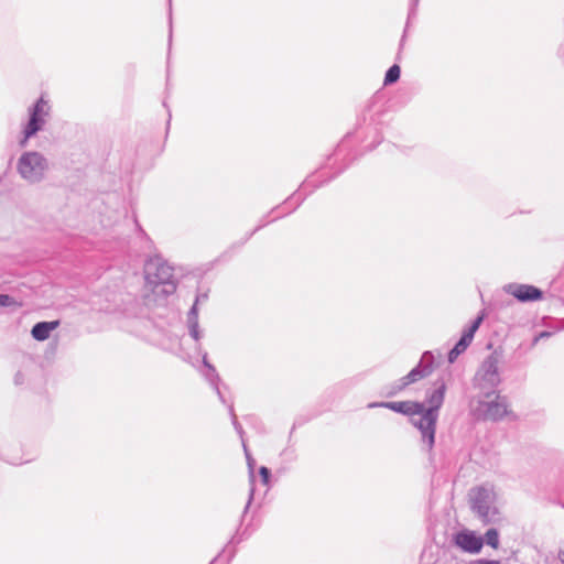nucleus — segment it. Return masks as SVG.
Returning <instances> with one entry per match:
<instances>
[{
  "mask_svg": "<svg viewBox=\"0 0 564 564\" xmlns=\"http://www.w3.org/2000/svg\"><path fill=\"white\" fill-rule=\"evenodd\" d=\"M59 326V321L40 322L32 327V337L39 341H43L50 337L51 332Z\"/></svg>",
  "mask_w": 564,
  "mask_h": 564,
  "instance_id": "9d476101",
  "label": "nucleus"
},
{
  "mask_svg": "<svg viewBox=\"0 0 564 564\" xmlns=\"http://www.w3.org/2000/svg\"><path fill=\"white\" fill-rule=\"evenodd\" d=\"M496 549L498 547V533L496 532V542H495Z\"/></svg>",
  "mask_w": 564,
  "mask_h": 564,
  "instance_id": "412c9836",
  "label": "nucleus"
},
{
  "mask_svg": "<svg viewBox=\"0 0 564 564\" xmlns=\"http://www.w3.org/2000/svg\"><path fill=\"white\" fill-rule=\"evenodd\" d=\"M503 289L508 294H511L522 303L541 301L544 295L541 289L530 284L510 283Z\"/></svg>",
  "mask_w": 564,
  "mask_h": 564,
  "instance_id": "39448f33",
  "label": "nucleus"
},
{
  "mask_svg": "<svg viewBox=\"0 0 564 564\" xmlns=\"http://www.w3.org/2000/svg\"><path fill=\"white\" fill-rule=\"evenodd\" d=\"M477 564H494L492 562L488 561H478Z\"/></svg>",
  "mask_w": 564,
  "mask_h": 564,
  "instance_id": "aec40b11",
  "label": "nucleus"
},
{
  "mask_svg": "<svg viewBox=\"0 0 564 564\" xmlns=\"http://www.w3.org/2000/svg\"><path fill=\"white\" fill-rule=\"evenodd\" d=\"M420 414L421 417L415 422V425L422 432L423 436L427 437V443L431 447L434 443L437 413H433V411H427L423 408V412Z\"/></svg>",
  "mask_w": 564,
  "mask_h": 564,
  "instance_id": "6e6552de",
  "label": "nucleus"
},
{
  "mask_svg": "<svg viewBox=\"0 0 564 564\" xmlns=\"http://www.w3.org/2000/svg\"><path fill=\"white\" fill-rule=\"evenodd\" d=\"M46 167V160L37 152H25L18 161V172L31 182L39 181Z\"/></svg>",
  "mask_w": 564,
  "mask_h": 564,
  "instance_id": "7ed1b4c3",
  "label": "nucleus"
},
{
  "mask_svg": "<svg viewBox=\"0 0 564 564\" xmlns=\"http://www.w3.org/2000/svg\"><path fill=\"white\" fill-rule=\"evenodd\" d=\"M262 479H263V482L264 484H268L269 481V477H270V471L267 467H261L260 470H259Z\"/></svg>",
  "mask_w": 564,
  "mask_h": 564,
  "instance_id": "dca6fc26",
  "label": "nucleus"
},
{
  "mask_svg": "<svg viewBox=\"0 0 564 564\" xmlns=\"http://www.w3.org/2000/svg\"><path fill=\"white\" fill-rule=\"evenodd\" d=\"M482 322V316H478L473 324L468 327V329L463 334L459 341L455 345V347L449 351L448 354V361L452 364L454 362L457 357L464 352L467 347L473 341L474 335L476 330L478 329L479 325Z\"/></svg>",
  "mask_w": 564,
  "mask_h": 564,
  "instance_id": "0eeeda50",
  "label": "nucleus"
},
{
  "mask_svg": "<svg viewBox=\"0 0 564 564\" xmlns=\"http://www.w3.org/2000/svg\"><path fill=\"white\" fill-rule=\"evenodd\" d=\"M144 288L155 299L166 297L176 291L174 269L163 258L155 256L144 264Z\"/></svg>",
  "mask_w": 564,
  "mask_h": 564,
  "instance_id": "f03ea898",
  "label": "nucleus"
},
{
  "mask_svg": "<svg viewBox=\"0 0 564 564\" xmlns=\"http://www.w3.org/2000/svg\"><path fill=\"white\" fill-rule=\"evenodd\" d=\"M496 564H500V562L496 561Z\"/></svg>",
  "mask_w": 564,
  "mask_h": 564,
  "instance_id": "4be33fe9",
  "label": "nucleus"
},
{
  "mask_svg": "<svg viewBox=\"0 0 564 564\" xmlns=\"http://www.w3.org/2000/svg\"><path fill=\"white\" fill-rule=\"evenodd\" d=\"M50 107L47 105V101L41 97L36 105L34 106L30 120L24 128L23 131V139L21 140L20 144L24 147L28 142V140L34 135L37 131H40L44 124V118L48 115Z\"/></svg>",
  "mask_w": 564,
  "mask_h": 564,
  "instance_id": "20e7f679",
  "label": "nucleus"
},
{
  "mask_svg": "<svg viewBox=\"0 0 564 564\" xmlns=\"http://www.w3.org/2000/svg\"><path fill=\"white\" fill-rule=\"evenodd\" d=\"M454 542L459 549L468 553H478L484 545V539L469 530H462L456 533Z\"/></svg>",
  "mask_w": 564,
  "mask_h": 564,
  "instance_id": "423d86ee",
  "label": "nucleus"
},
{
  "mask_svg": "<svg viewBox=\"0 0 564 564\" xmlns=\"http://www.w3.org/2000/svg\"><path fill=\"white\" fill-rule=\"evenodd\" d=\"M552 335L551 332L544 330L541 332L533 340V344H535L540 338H549Z\"/></svg>",
  "mask_w": 564,
  "mask_h": 564,
  "instance_id": "a211bd4d",
  "label": "nucleus"
},
{
  "mask_svg": "<svg viewBox=\"0 0 564 564\" xmlns=\"http://www.w3.org/2000/svg\"><path fill=\"white\" fill-rule=\"evenodd\" d=\"M20 306V303H17L14 299L7 294H0V306Z\"/></svg>",
  "mask_w": 564,
  "mask_h": 564,
  "instance_id": "2eb2a0df",
  "label": "nucleus"
},
{
  "mask_svg": "<svg viewBox=\"0 0 564 564\" xmlns=\"http://www.w3.org/2000/svg\"><path fill=\"white\" fill-rule=\"evenodd\" d=\"M558 558L562 563H564V550H560L558 552Z\"/></svg>",
  "mask_w": 564,
  "mask_h": 564,
  "instance_id": "6ab92c4d",
  "label": "nucleus"
},
{
  "mask_svg": "<svg viewBox=\"0 0 564 564\" xmlns=\"http://www.w3.org/2000/svg\"><path fill=\"white\" fill-rule=\"evenodd\" d=\"M401 69L399 65L391 66L386 73L384 85H391L400 78Z\"/></svg>",
  "mask_w": 564,
  "mask_h": 564,
  "instance_id": "4468645a",
  "label": "nucleus"
},
{
  "mask_svg": "<svg viewBox=\"0 0 564 564\" xmlns=\"http://www.w3.org/2000/svg\"><path fill=\"white\" fill-rule=\"evenodd\" d=\"M382 406L405 415H415L423 412V404L414 401L387 402Z\"/></svg>",
  "mask_w": 564,
  "mask_h": 564,
  "instance_id": "1a4fd4ad",
  "label": "nucleus"
},
{
  "mask_svg": "<svg viewBox=\"0 0 564 564\" xmlns=\"http://www.w3.org/2000/svg\"><path fill=\"white\" fill-rule=\"evenodd\" d=\"M508 408L509 404L506 397L496 394V421L501 420L505 416L510 417L511 420H517L516 414H513V412Z\"/></svg>",
  "mask_w": 564,
  "mask_h": 564,
  "instance_id": "9b49d317",
  "label": "nucleus"
},
{
  "mask_svg": "<svg viewBox=\"0 0 564 564\" xmlns=\"http://www.w3.org/2000/svg\"><path fill=\"white\" fill-rule=\"evenodd\" d=\"M427 375L426 371L420 368L412 369L405 377L402 378V387H406L423 379Z\"/></svg>",
  "mask_w": 564,
  "mask_h": 564,
  "instance_id": "ddd939ff",
  "label": "nucleus"
},
{
  "mask_svg": "<svg viewBox=\"0 0 564 564\" xmlns=\"http://www.w3.org/2000/svg\"><path fill=\"white\" fill-rule=\"evenodd\" d=\"M446 386L441 384L429 398L430 408L427 411H433V413H437L438 409L442 406L444 398H445Z\"/></svg>",
  "mask_w": 564,
  "mask_h": 564,
  "instance_id": "f8f14e48",
  "label": "nucleus"
},
{
  "mask_svg": "<svg viewBox=\"0 0 564 564\" xmlns=\"http://www.w3.org/2000/svg\"><path fill=\"white\" fill-rule=\"evenodd\" d=\"M486 542H487V544L494 546V530L492 529H490L486 532Z\"/></svg>",
  "mask_w": 564,
  "mask_h": 564,
  "instance_id": "f3484780",
  "label": "nucleus"
},
{
  "mask_svg": "<svg viewBox=\"0 0 564 564\" xmlns=\"http://www.w3.org/2000/svg\"><path fill=\"white\" fill-rule=\"evenodd\" d=\"M494 361L488 358L474 378V395L470 410L476 420L486 421L494 410Z\"/></svg>",
  "mask_w": 564,
  "mask_h": 564,
  "instance_id": "f257e3e1",
  "label": "nucleus"
}]
</instances>
